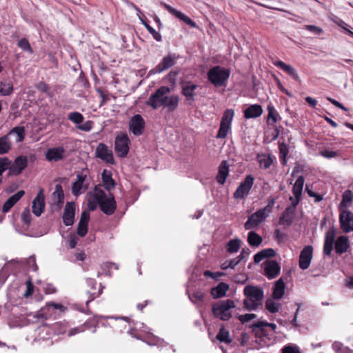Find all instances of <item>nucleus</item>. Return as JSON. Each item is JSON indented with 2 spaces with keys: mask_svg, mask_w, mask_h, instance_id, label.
I'll use <instances>...</instances> for the list:
<instances>
[{
  "mask_svg": "<svg viewBox=\"0 0 353 353\" xmlns=\"http://www.w3.org/2000/svg\"><path fill=\"white\" fill-rule=\"evenodd\" d=\"M304 29L310 31L315 35H319L323 32L322 28L314 25H305L304 26Z\"/></svg>",
  "mask_w": 353,
  "mask_h": 353,
  "instance_id": "obj_53",
  "label": "nucleus"
},
{
  "mask_svg": "<svg viewBox=\"0 0 353 353\" xmlns=\"http://www.w3.org/2000/svg\"><path fill=\"white\" fill-rule=\"evenodd\" d=\"M88 205L90 210H94L99 205L101 211L107 214H114L116 210V201L112 195L107 196L100 188H95L88 196Z\"/></svg>",
  "mask_w": 353,
  "mask_h": 353,
  "instance_id": "obj_2",
  "label": "nucleus"
},
{
  "mask_svg": "<svg viewBox=\"0 0 353 353\" xmlns=\"http://www.w3.org/2000/svg\"><path fill=\"white\" fill-rule=\"evenodd\" d=\"M10 165V161L8 158H1L0 159V176H2V174L5 170H6L9 165Z\"/></svg>",
  "mask_w": 353,
  "mask_h": 353,
  "instance_id": "obj_52",
  "label": "nucleus"
},
{
  "mask_svg": "<svg viewBox=\"0 0 353 353\" xmlns=\"http://www.w3.org/2000/svg\"><path fill=\"white\" fill-rule=\"evenodd\" d=\"M281 305L279 303L275 302L272 299H268L265 301V308L270 313H276L279 310Z\"/></svg>",
  "mask_w": 353,
  "mask_h": 353,
  "instance_id": "obj_43",
  "label": "nucleus"
},
{
  "mask_svg": "<svg viewBox=\"0 0 353 353\" xmlns=\"http://www.w3.org/2000/svg\"><path fill=\"white\" fill-rule=\"evenodd\" d=\"M266 325V321H259L257 322L254 323L250 325V328L253 332H254L256 329H259L261 331L263 330V327Z\"/></svg>",
  "mask_w": 353,
  "mask_h": 353,
  "instance_id": "obj_59",
  "label": "nucleus"
},
{
  "mask_svg": "<svg viewBox=\"0 0 353 353\" xmlns=\"http://www.w3.org/2000/svg\"><path fill=\"white\" fill-rule=\"evenodd\" d=\"M46 306L49 307H52L54 310H60L61 312H65L66 307L61 303H56L54 302H49L46 303Z\"/></svg>",
  "mask_w": 353,
  "mask_h": 353,
  "instance_id": "obj_60",
  "label": "nucleus"
},
{
  "mask_svg": "<svg viewBox=\"0 0 353 353\" xmlns=\"http://www.w3.org/2000/svg\"><path fill=\"white\" fill-rule=\"evenodd\" d=\"M279 149L281 162L283 165H285L287 163L286 157L289 152L288 146L285 143H279Z\"/></svg>",
  "mask_w": 353,
  "mask_h": 353,
  "instance_id": "obj_42",
  "label": "nucleus"
},
{
  "mask_svg": "<svg viewBox=\"0 0 353 353\" xmlns=\"http://www.w3.org/2000/svg\"><path fill=\"white\" fill-rule=\"evenodd\" d=\"M28 158L26 156L17 157L14 163L10 166V170L14 175H19L27 167Z\"/></svg>",
  "mask_w": 353,
  "mask_h": 353,
  "instance_id": "obj_21",
  "label": "nucleus"
},
{
  "mask_svg": "<svg viewBox=\"0 0 353 353\" xmlns=\"http://www.w3.org/2000/svg\"><path fill=\"white\" fill-rule=\"evenodd\" d=\"M268 216L265 212V210L260 208L248 217L244 224L245 229L249 230L256 228L261 222L265 221Z\"/></svg>",
  "mask_w": 353,
  "mask_h": 353,
  "instance_id": "obj_11",
  "label": "nucleus"
},
{
  "mask_svg": "<svg viewBox=\"0 0 353 353\" xmlns=\"http://www.w3.org/2000/svg\"><path fill=\"white\" fill-rule=\"evenodd\" d=\"M336 233V232L334 227L330 228L325 233L323 253L326 256L331 254L334 244L335 252L338 254L346 252L350 248L348 237L341 235L335 241Z\"/></svg>",
  "mask_w": 353,
  "mask_h": 353,
  "instance_id": "obj_3",
  "label": "nucleus"
},
{
  "mask_svg": "<svg viewBox=\"0 0 353 353\" xmlns=\"http://www.w3.org/2000/svg\"><path fill=\"white\" fill-rule=\"evenodd\" d=\"M267 110L268 111V123L269 125H274L278 121L277 117L279 114L275 110L274 107L271 104L268 105Z\"/></svg>",
  "mask_w": 353,
  "mask_h": 353,
  "instance_id": "obj_39",
  "label": "nucleus"
},
{
  "mask_svg": "<svg viewBox=\"0 0 353 353\" xmlns=\"http://www.w3.org/2000/svg\"><path fill=\"white\" fill-rule=\"evenodd\" d=\"M96 157L105 163L114 164L112 152L104 143H99L96 148Z\"/></svg>",
  "mask_w": 353,
  "mask_h": 353,
  "instance_id": "obj_15",
  "label": "nucleus"
},
{
  "mask_svg": "<svg viewBox=\"0 0 353 353\" xmlns=\"http://www.w3.org/2000/svg\"><path fill=\"white\" fill-rule=\"evenodd\" d=\"M198 88L196 84L190 81L183 82L181 83V93L185 96L187 101L194 100V90Z\"/></svg>",
  "mask_w": 353,
  "mask_h": 353,
  "instance_id": "obj_23",
  "label": "nucleus"
},
{
  "mask_svg": "<svg viewBox=\"0 0 353 353\" xmlns=\"http://www.w3.org/2000/svg\"><path fill=\"white\" fill-rule=\"evenodd\" d=\"M87 284L91 288V290L88 291V293L92 295L94 297L98 296L101 294V290H97L96 285H97V281L93 279H88Z\"/></svg>",
  "mask_w": 353,
  "mask_h": 353,
  "instance_id": "obj_46",
  "label": "nucleus"
},
{
  "mask_svg": "<svg viewBox=\"0 0 353 353\" xmlns=\"http://www.w3.org/2000/svg\"><path fill=\"white\" fill-rule=\"evenodd\" d=\"M230 74V70L216 65L210 68L207 75L209 81L212 84L216 87H221L225 85Z\"/></svg>",
  "mask_w": 353,
  "mask_h": 353,
  "instance_id": "obj_5",
  "label": "nucleus"
},
{
  "mask_svg": "<svg viewBox=\"0 0 353 353\" xmlns=\"http://www.w3.org/2000/svg\"><path fill=\"white\" fill-rule=\"evenodd\" d=\"M25 194L23 190H19L14 195L11 196L3 204L2 210L3 212H8L13 205Z\"/></svg>",
  "mask_w": 353,
  "mask_h": 353,
  "instance_id": "obj_28",
  "label": "nucleus"
},
{
  "mask_svg": "<svg viewBox=\"0 0 353 353\" xmlns=\"http://www.w3.org/2000/svg\"><path fill=\"white\" fill-rule=\"evenodd\" d=\"M8 135H9V137L16 135V142H21L25 138V128L24 127H15L10 131Z\"/></svg>",
  "mask_w": 353,
  "mask_h": 353,
  "instance_id": "obj_37",
  "label": "nucleus"
},
{
  "mask_svg": "<svg viewBox=\"0 0 353 353\" xmlns=\"http://www.w3.org/2000/svg\"><path fill=\"white\" fill-rule=\"evenodd\" d=\"M27 265L29 270L32 271H37L38 270V267L36 263V258L34 256H31L28 258Z\"/></svg>",
  "mask_w": 353,
  "mask_h": 353,
  "instance_id": "obj_57",
  "label": "nucleus"
},
{
  "mask_svg": "<svg viewBox=\"0 0 353 353\" xmlns=\"http://www.w3.org/2000/svg\"><path fill=\"white\" fill-rule=\"evenodd\" d=\"M140 20L148 31L152 34V37L157 41H161L162 40V37L161 34L156 31L152 27H151L144 19L140 17Z\"/></svg>",
  "mask_w": 353,
  "mask_h": 353,
  "instance_id": "obj_44",
  "label": "nucleus"
},
{
  "mask_svg": "<svg viewBox=\"0 0 353 353\" xmlns=\"http://www.w3.org/2000/svg\"><path fill=\"white\" fill-rule=\"evenodd\" d=\"M89 220H90L89 211H87V210L83 211L81 214V218H80L79 222H82V223L88 224Z\"/></svg>",
  "mask_w": 353,
  "mask_h": 353,
  "instance_id": "obj_64",
  "label": "nucleus"
},
{
  "mask_svg": "<svg viewBox=\"0 0 353 353\" xmlns=\"http://www.w3.org/2000/svg\"><path fill=\"white\" fill-rule=\"evenodd\" d=\"M229 174V165L225 161H223L219 167V172L216 176V181L219 183L223 185Z\"/></svg>",
  "mask_w": 353,
  "mask_h": 353,
  "instance_id": "obj_29",
  "label": "nucleus"
},
{
  "mask_svg": "<svg viewBox=\"0 0 353 353\" xmlns=\"http://www.w3.org/2000/svg\"><path fill=\"white\" fill-rule=\"evenodd\" d=\"M130 140L125 134L118 135L115 139L114 150L117 155L121 158L127 156L129 152Z\"/></svg>",
  "mask_w": 353,
  "mask_h": 353,
  "instance_id": "obj_9",
  "label": "nucleus"
},
{
  "mask_svg": "<svg viewBox=\"0 0 353 353\" xmlns=\"http://www.w3.org/2000/svg\"><path fill=\"white\" fill-rule=\"evenodd\" d=\"M18 46L23 50L28 52L29 53H32L33 50L28 40L26 38L21 39L17 43Z\"/></svg>",
  "mask_w": 353,
  "mask_h": 353,
  "instance_id": "obj_49",
  "label": "nucleus"
},
{
  "mask_svg": "<svg viewBox=\"0 0 353 353\" xmlns=\"http://www.w3.org/2000/svg\"><path fill=\"white\" fill-rule=\"evenodd\" d=\"M275 203V199L274 198H271L268 199V205L263 208L262 209L265 210V212L268 215L270 213L272 212V208L274 207V205Z\"/></svg>",
  "mask_w": 353,
  "mask_h": 353,
  "instance_id": "obj_62",
  "label": "nucleus"
},
{
  "mask_svg": "<svg viewBox=\"0 0 353 353\" xmlns=\"http://www.w3.org/2000/svg\"><path fill=\"white\" fill-rule=\"evenodd\" d=\"M13 92V85L11 81L0 82V94L9 96Z\"/></svg>",
  "mask_w": 353,
  "mask_h": 353,
  "instance_id": "obj_41",
  "label": "nucleus"
},
{
  "mask_svg": "<svg viewBox=\"0 0 353 353\" xmlns=\"http://www.w3.org/2000/svg\"><path fill=\"white\" fill-rule=\"evenodd\" d=\"M93 125V123L91 121H87L82 125H79L77 126L78 129L84 132H89L92 130Z\"/></svg>",
  "mask_w": 353,
  "mask_h": 353,
  "instance_id": "obj_58",
  "label": "nucleus"
},
{
  "mask_svg": "<svg viewBox=\"0 0 353 353\" xmlns=\"http://www.w3.org/2000/svg\"><path fill=\"white\" fill-rule=\"evenodd\" d=\"M21 219L24 223L27 225H30L31 223V214L29 209L26 208L21 214Z\"/></svg>",
  "mask_w": 353,
  "mask_h": 353,
  "instance_id": "obj_55",
  "label": "nucleus"
},
{
  "mask_svg": "<svg viewBox=\"0 0 353 353\" xmlns=\"http://www.w3.org/2000/svg\"><path fill=\"white\" fill-rule=\"evenodd\" d=\"M234 307V301L221 300L212 305V313L214 316L222 321H228L232 317L231 310Z\"/></svg>",
  "mask_w": 353,
  "mask_h": 353,
  "instance_id": "obj_6",
  "label": "nucleus"
},
{
  "mask_svg": "<svg viewBox=\"0 0 353 353\" xmlns=\"http://www.w3.org/2000/svg\"><path fill=\"white\" fill-rule=\"evenodd\" d=\"M274 65L276 67L279 68L285 72H286L288 75H290L292 79L295 81H299V77L296 71V70L290 65L286 64L283 61L281 60H278L274 62Z\"/></svg>",
  "mask_w": 353,
  "mask_h": 353,
  "instance_id": "obj_25",
  "label": "nucleus"
},
{
  "mask_svg": "<svg viewBox=\"0 0 353 353\" xmlns=\"http://www.w3.org/2000/svg\"><path fill=\"white\" fill-rule=\"evenodd\" d=\"M170 89L167 86H161L152 94L147 101V105L152 109L157 110L160 107L166 108L168 112H171L176 109L179 105V97L175 94L168 95Z\"/></svg>",
  "mask_w": 353,
  "mask_h": 353,
  "instance_id": "obj_1",
  "label": "nucleus"
},
{
  "mask_svg": "<svg viewBox=\"0 0 353 353\" xmlns=\"http://www.w3.org/2000/svg\"><path fill=\"white\" fill-rule=\"evenodd\" d=\"M243 293L246 296V299L243 301V305L246 310L250 311L255 310L259 305H262L264 296L262 288L248 285L244 288Z\"/></svg>",
  "mask_w": 353,
  "mask_h": 353,
  "instance_id": "obj_4",
  "label": "nucleus"
},
{
  "mask_svg": "<svg viewBox=\"0 0 353 353\" xmlns=\"http://www.w3.org/2000/svg\"><path fill=\"white\" fill-rule=\"evenodd\" d=\"M353 201V192L350 190H345L342 195V201L339 204V210H347Z\"/></svg>",
  "mask_w": 353,
  "mask_h": 353,
  "instance_id": "obj_32",
  "label": "nucleus"
},
{
  "mask_svg": "<svg viewBox=\"0 0 353 353\" xmlns=\"http://www.w3.org/2000/svg\"><path fill=\"white\" fill-rule=\"evenodd\" d=\"M263 113L261 105L254 104L250 105L244 110V117L246 119H254L260 117Z\"/></svg>",
  "mask_w": 353,
  "mask_h": 353,
  "instance_id": "obj_27",
  "label": "nucleus"
},
{
  "mask_svg": "<svg viewBox=\"0 0 353 353\" xmlns=\"http://www.w3.org/2000/svg\"><path fill=\"white\" fill-rule=\"evenodd\" d=\"M87 176L83 174H78L77 179L72 185V192L74 196H79L83 193L88 188V185L85 184Z\"/></svg>",
  "mask_w": 353,
  "mask_h": 353,
  "instance_id": "obj_17",
  "label": "nucleus"
},
{
  "mask_svg": "<svg viewBox=\"0 0 353 353\" xmlns=\"http://www.w3.org/2000/svg\"><path fill=\"white\" fill-rule=\"evenodd\" d=\"M262 237L254 231L249 232L248 242L252 247H258L262 243Z\"/></svg>",
  "mask_w": 353,
  "mask_h": 353,
  "instance_id": "obj_36",
  "label": "nucleus"
},
{
  "mask_svg": "<svg viewBox=\"0 0 353 353\" xmlns=\"http://www.w3.org/2000/svg\"><path fill=\"white\" fill-rule=\"evenodd\" d=\"M52 207L55 210H59L62 208L64 202V193L61 184L55 185L54 191L52 194Z\"/></svg>",
  "mask_w": 353,
  "mask_h": 353,
  "instance_id": "obj_16",
  "label": "nucleus"
},
{
  "mask_svg": "<svg viewBox=\"0 0 353 353\" xmlns=\"http://www.w3.org/2000/svg\"><path fill=\"white\" fill-rule=\"evenodd\" d=\"M282 353H301L297 347L285 345L282 349Z\"/></svg>",
  "mask_w": 353,
  "mask_h": 353,
  "instance_id": "obj_61",
  "label": "nucleus"
},
{
  "mask_svg": "<svg viewBox=\"0 0 353 353\" xmlns=\"http://www.w3.org/2000/svg\"><path fill=\"white\" fill-rule=\"evenodd\" d=\"M215 339L220 343L225 344H230L232 341L229 330L225 329L223 326L220 327Z\"/></svg>",
  "mask_w": 353,
  "mask_h": 353,
  "instance_id": "obj_33",
  "label": "nucleus"
},
{
  "mask_svg": "<svg viewBox=\"0 0 353 353\" xmlns=\"http://www.w3.org/2000/svg\"><path fill=\"white\" fill-rule=\"evenodd\" d=\"M205 294L201 291H196L191 294H189V299L194 303L196 302L203 301Z\"/></svg>",
  "mask_w": 353,
  "mask_h": 353,
  "instance_id": "obj_50",
  "label": "nucleus"
},
{
  "mask_svg": "<svg viewBox=\"0 0 353 353\" xmlns=\"http://www.w3.org/2000/svg\"><path fill=\"white\" fill-rule=\"evenodd\" d=\"M321 155L325 157V158H333L335 157L337 154L336 152L330 150H325L321 152Z\"/></svg>",
  "mask_w": 353,
  "mask_h": 353,
  "instance_id": "obj_63",
  "label": "nucleus"
},
{
  "mask_svg": "<svg viewBox=\"0 0 353 353\" xmlns=\"http://www.w3.org/2000/svg\"><path fill=\"white\" fill-rule=\"evenodd\" d=\"M165 8L172 15H174L176 18L183 21L186 24L189 25L192 28H196V23L193 21L190 17L184 14L181 11L176 10L168 4H164Z\"/></svg>",
  "mask_w": 353,
  "mask_h": 353,
  "instance_id": "obj_22",
  "label": "nucleus"
},
{
  "mask_svg": "<svg viewBox=\"0 0 353 353\" xmlns=\"http://www.w3.org/2000/svg\"><path fill=\"white\" fill-rule=\"evenodd\" d=\"M295 208L292 205L285 208L279 219L280 224L289 226L292 223Z\"/></svg>",
  "mask_w": 353,
  "mask_h": 353,
  "instance_id": "obj_26",
  "label": "nucleus"
},
{
  "mask_svg": "<svg viewBox=\"0 0 353 353\" xmlns=\"http://www.w3.org/2000/svg\"><path fill=\"white\" fill-rule=\"evenodd\" d=\"M234 115V112L232 109L226 110L223 115L221 123L230 125Z\"/></svg>",
  "mask_w": 353,
  "mask_h": 353,
  "instance_id": "obj_47",
  "label": "nucleus"
},
{
  "mask_svg": "<svg viewBox=\"0 0 353 353\" xmlns=\"http://www.w3.org/2000/svg\"><path fill=\"white\" fill-rule=\"evenodd\" d=\"M75 214V203L68 202L65 204L63 214V222L65 225L70 226L74 223Z\"/></svg>",
  "mask_w": 353,
  "mask_h": 353,
  "instance_id": "obj_19",
  "label": "nucleus"
},
{
  "mask_svg": "<svg viewBox=\"0 0 353 353\" xmlns=\"http://www.w3.org/2000/svg\"><path fill=\"white\" fill-rule=\"evenodd\" d=\"M257 159L260 167L265 170L268 169L273 162L270 155L259 154Z\"/></svg>",
  "mask_w": 353,
  "mask_h": 353,
  "instance_id": "obj_38",
  "label": "nucleus"
},
{
  "mask_svg": "<svg viewBox=\"0 0 353 353\" xmlns=\"http://www.w3.org/2000/svg\"><path fill=\"white\" fill-rule=\"evenodd\" d=\"M285 283L283 280L280 278L277 280L273 288L272 296L274 299H281L285 293Z\"/></svg>",
  "mask_w": 353,
  "mask_h": 353,
  "instance_id": "obj_30",
  "label": "nucleus"
},
{
  "mask_svg": "<svg viewBox=\"0 0 353 353\" xmlns=\"http://www.w3.org/2000/svg\"><path fill=\"white\" fill-rule=\"evenodd\" d=\"M304 181V177L303 176H300L296 180L293 185L292 193L294 196H290V201H291V204L294 208L297 206L301 199Z\"/></svg>",
  "mask_w": 353,
  "mask_h": 353,
  "instance_id": "obj_12",
  "label": "nucleus"
},
{
  "mask_svg": "<svg viewBox=\"0 0 353 353\" xmlns=\"http://www.w3.org/2000/svg\"><path fill=\"white\" fill-rule=\"evenodd\" d=\"M102 180L104 188L107 190H111L115 186V183L112 177V174L110 171L104 170L102 172Z\"/></svg>",
  "mask_w": 353,
  "mask_h": 353,
  "instance_id": "obj_34",
  "label": "nucleus"
},
{
  "mask_svg": "<svg viewBox=\"0 0 353 353\" xmlns=\"http://www.w3.org/2000/svg\"><path fill=\"white\" fill-rule=\"evenodd\" d=\"M254 182V176L252 174L247 175L234 192L233 197L236 199H245L250 194Z\"/></svg>",
  "mask_w": 353,
  "mask_h": 353,
  "instance_id": "obj_7",
  "label": "nucleus"
},
{
  "mask_svg": "<svg viewBox=\"0 0 353 353\" xmlns=\"http://www.w3.org/2000/svg\"><path fill=\"white\" fill-rule=\"evenodd\" d=\"M44 209L45 197L43 190L41 189L32 201V212L37 216H39L43 212Z\"/></svg>",
  "mask_w": 353,
  "mask_h": 353,
  "instance_id": "obj_18",
  "label": "nucleus"
},
{
  "mask_svg": "<svg viewBox=\"0 0 353 353\" xmlns=\"http://www.w3.org/2000/svg\"><path fill=\"white\" fill-rule=\"evenodd\" d=\"M241 245V241L239 239H231L226 245V250L230 253L238 252Z\"/></svg>",
  "mask_w": 353,
  "mask_h": 353,
  "instance_id": "obj_40",
  "label": "nucleus"
},
{
  "mask_svg": "<svg viewBox=\"0 0 353 353\" xmlns=\"http://www.w3.org/2000/svg\"><path fill=\"white\" fill-rule=\"evenodd\" d=\"M65 150L63 146L50 148L46 153V158L48 161H59L65 157Z\"/></svg>",
  "mask_w": 353,
  "mask_h": 353,
  "instance_id": "obj_20",
  "label": "nucleus"
},
{
  "mask_svg": "<svg viewBox=\"0 0 353 353\" xmlns=\"http://www.w3.org/2000/svg\"><path fill=\"white\" fill-rule=\"evenodd\" d=\"M179 57L174 53H168L166 56H165L161 61L153 69H152L150 72V74H154L157 73H161L165 70H168L172 68L176 63V60Z\"/></svg>",
  "mask_w": 353,
  "mask_h": 353,
  "instance_id": "obj_8",
  "label": "nucleus"
},
{
  "mask_svg": "<svg viewBox=\"0 0 353 353\" xmlns=\"http://www.w3.org/2000/svg\"><path fill=\"white\" fill-rule=\"evenodd\" d=\"M340 228L345 233L353 232V214L348 210H339Z\"/></svg>",
  "mask_w": 353,
  "mask_h": 353,
  "instance_id": "obj_10",
  "label": "nucleus"
},
{
  "mask_svg": "<svg viewBox=\"0 0 353 353\" xmlns=\"http://www.w3.org/2000/svg\"><path fill=\"white\" fill-rule=\"evenodd\" d=\"M68 119L75 124H81L84 119L82 114L79 112H72L68 114Z\"/></svg>",
  "mask_w": 353,
  "mask_h": 353,
  "instance_id": "obj_45",
  "label": "nucleus"
},
{
  "mask_svg": "<svg viewBox=\"0 0 353 353\" xmlns=\"http://www.w3.org/2000/svg\"><path fill=\"white\" fill-rule=\"evenodd\" d=\"M230 128V125L220 123V128L218 133L216 136L217 139H224L226 137L228 131Z\"/></svg>",
  "mask_w": 353,
  "mask_h": 353,
  "instance_id": "obj_48",
  "label": "nucleus"
},
{
  "mask_svg": "<svg viewBox=\"0 0 353 353\" xmlns=\"http://www.w3.org/2000/svg\"><path fill=\"white\" fill-rule=\"evenodd\" d=\"M11 148V141L9 135L6 134L0 137V154H4Z\"/></svg>",
  "mask_w": 353,
  "mask_h": 353,
  "instance_id": "obj_35",
  "label": "nucleus"
},
{
  "mask_svg": "<svg viewBox=\"0 0 353 353\" xmlns=\"http://www.w3.org/2000/svg\"><path fill=\"white\" fill-rule=\"evenodd\" d=\"M256 318V315L255 314H241V315H239V317H238L239 320L242 323H245L249 322L251 320L254 319Z\"/></svg>",
  "mask_w": 353,
  "mask_h": 353,
  "instance_id": "obj_56",
  "label": "nucleus"
},
{
  "mask_svg": "<svg viewBox=\"0 0 353 353\" xmlns=\"http://www.w3.org/2000/svg\"><path fill=\"white\" fill-rule=\"evenodd\" d=\"M280 266L275 261H270L265 263L264 271L265 276L270 279H274L280 272Z\"/></svg>",
  "mask_w": 353,
  "mask_h": 353,
  "instance_id": "obj_24",
  "label": "nucleus"
},
{
  "mask_svg": "<svg viewBox=\"0 0 353 353\" xmlns=\"http://www.w3.org/2000/svg\"><path fill=\"white\" fill-rule=\"evenodd\" d=\"M130 130L135 136L142 134L145 128V121L140 114L134 115L129 122Z\"/></svg>",
  "mask_w": 353,
  "mask_h": 353,
  "instance_id": "obj_14",
  "label": "nucleus"
},
{
  "mask_svg": "<svg viewBox=\"0 0 353 353\" xmlns=\"http://www.w3.org/2000/svg\"><path fill=\"white\" fill-rule=\"evenodd\" d=\"M229 290V285L225 283H220L217 286L213 288L211 290V294L214 299L224 296Z\"/></svg>",
  "mask_w": 353,
  "mask_h": 353,
  "instance_id": "obj_31",
  "label": "nucleus"
},
{
  "mask_svg": "<svg viewBox=\"0 0 353 353\" xmlns=\"http://www.w3.org/2000/svg\"><path fill=\"white\" fill-rule=\"evenodd\" d=\"M36 88L43 93H46L49 97H52V94L50 92V86L43 81H40L36 85Z\"/></svg>",
  "mask_w": 353,
  "mask_h": 353,
  "instance_id": "obj_51",
  "label": "nucleus"
},
{
  "mask_svg": "<svg viewBox=\"0 0 353 353\" xmlns=\"http://www.w3.org/2000/svg\"><path fill=\"white\" fill-rule=\"evenodd\" d=\"M88 223L79 222L77 228V234L80 236H84L88 232Z\"/></svg>",
  "mask_w": 353,
  "mask_h": 353,
  "instance_id": "obj_54",
  "label": "nucleus"
},
{
  "mask_svg": "<svg viewBox=\"0 0 353 353\" xmlns=\"http://www.w3.org/2000/svg\"><path fill=\"white\" fill-rule=\"evenodd\" d=\"M313 256V248L312 245H306L301 251L299 261V268L306 270L310 267Z\"/></svg>",
  "mask_w": 353,
  "mask_h": 353,
  "instance_id": "obj_13",
  "label": "nucleus"
}]
</instances>
